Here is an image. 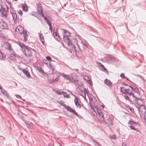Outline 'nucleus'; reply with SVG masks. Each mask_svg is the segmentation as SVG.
<instances>
[{"instance_id":"obj_54","label":"nucleus","mask_w":146,"mask_h":146,"mask_svg":"<svg viewBox=\"0 0 146 146\" xmlns=\"http://www.w3.org/2000/svg\"><path fill=\"white\" fill-rule=\"evenodd\" d=\"M121 146H127L126 143L125 142H123L121 144Z\"/></svg>"},{"instance_id":"obj_60","label":"nucleus","mask_w":146,"mask_h":146,"mask_svg":"<svg viewBox=\"0 0 146 146\" xmlns=\"http://www.w3.org/2000/svg\"><path fill=\"white\" fill-rule=\"evenodd\" d=\"M44 18L45 21L48 20L47 17L46 16H45V17H44Z\"/></svg>"},{"instance_id":"obj_43","label":"nucleus","mask_w":146,"mask_h":146,"mask_svg":"<svg viewBox=\"0 0 146 146\" xmlns=\"http://www.w3.org/2000/svg\"><path fill=\"white\" fill-rule=\"evenodd\" d=\"M88 48V46L82 45V48L84 50H86Z\"/></svg>"},{"instance_id":"obj_25","label":"nucleus","mask_w":146,"mask_h":146,"mask_svg":"<svg viewBox=\"0 0 146 146\" xmlns=\"http://www.w3.org/2000/svg\"><path fill=\"white\" fill-rule=\"evenodd\" d=\"M124 98L126 100H128L131 104H133V101L128 96H125Z\"/></svg>"},{"instance_id":"obj_58","label":"nucleus","mask_w":146,"mask_h":146,"mask_svg":"<svg viewBox=\"0 0 146 146\" xmlns=\"http://www.w3.org/2000/svg\"><path fill=\"white\" fill-rule=\"evenodd\" d=\"M138 76L140 77L141 79L142 80H144V77L141 75H138Z\"/></svg>"},{"instance_id":"obj_23","label":"nucleus","mask_w":146,"mask_h":146,"mask_svg":"<svg viewBox=\"0 0 146 146\" xmlns=\"http://www.w3.org/2000/svg\"><path fill=\"white\" fill-rule=\"evenodd\" d=\"M37 69L42 75H45L46 74V73L44 72V71L43 70L42 68L40 67H38L37 68Z\"/></svg>"},{"instance_id":"obj_29","label":"nucleus","mask_w":146,"mask_h":146,"mask_svg":"<svg viewBox=\"0 0 146 146\" xmlns=\"http://www.w3.org/2000/svg\"><path fill=\"white\" fill-rule=\"evenodd\" d=\"M55 92L58 95H60L65 94H66V92H64L63 91H56Z\"/></svg>"},{"instance_id":"obj_42","label":"nucleus","mask_w":146,"mask_h":146,"mask_svg":"<svg viewBox=\"0 0 146 146\" xmlns=\"http://www.w3.org/2000/svg\"><path fill=\"white\" fill-rule=\"evenodd\" d=\"M96 101L94 102V106L96 107H97L98 105V103L97 101V100L95 99Z\"/></svg>"},{"instance_id":"obj_45","label":"nucleus","mask_w":146,"mask_h":146,"mask_svg":"<svg viewBox=\"0 0 146 146\" xmlns=\"http://www.w3.org/2000/svg\"><path fill=\"white\" fill-rule=\"evenodd\" d=\"M132 97L131 98L133 100V101H134V99H136L137 98V97L133 93V94L132 95Z\"/></svg>"},{"instance_id":"obj_3","label":"nucleus","mask_w":146,"mask_h":146,"mask_svg":"<svg viewBox=\"0 0 146 146\" xmlns=\"http://www.w3.org/2000/svg\"><path fill=\"white\" fill-rule=\"evenodd\" d=\"M62 76L65 79L68 80L71 82L77 83L78 81V79H74L72 76H70L64 73L62 74Z\"/></svg>"},{"instance_id":"obj_56","label":"nucleus","mask_w":146,"mask_h":146,"mask_svg":"<svg viewBox=\"0 0 146 146\" xmlns=\"http://www.w3.org/2000/svg\"><path fill=\"white\" fill-rule=\"evenodd\" d=\"M68 92H69V94H71L72 95L74 96L75 97V98H77V97L74 94H73V93H72V92L71 91H68Z\"/></svg>"},{"instance_id":"obj_6","label":"nucleus","mask_w":146,"mask_h":146,"mask_svg":"<svg viewBox=\"0 0 146 146\" xmlns=\"http://www.w3.org/2000/svg\"><path fill=\"white\" fill-rule=\"evenodd\" d=\"M11 14L13 18V20L15 24L17 23V15L16 12L14 11H13L12 12L10 11Z\"/></svg>"},{"instance_id":"obj_46","label":"nucleus","mask_w":146,"mask_h":146,"mask_svg":"<svg viewBox=\"0 0 146 146\" xmlns=\"http://www.w3.org/2000/svg\"><path fill=\"white\" fill-rule=\"evenodd\" d=\"M120 76L122 78H125L126 77L125 76L124 74L123 73H121L120 75Z\"/></svg>"},{"instance_id":"obj_32","label":"nucleus","mask_w":146,"mask_h":146,"mask_svg":"<svg viewBox=\"0 0 146 146\" xmlns=\"http://www.w3.org/2000/svg\"><path fill=\"white\" fill-rule=\"evenodd\" d=\"M129 127L131 129H132L136 131H138V129L135 128L134 126L133 125H130Z\"/></svg>"},{"instance_id":"obj_22","label":"nucleus","mask_w":146,"mask_h":146,"mask_svg":"<svg viewBox=\"0 0 146 146\" xmlns=\"http://www.w3.org/2000/svg\"><path fill=\"white\" fill-rule=\"evenodd\" d=\"M99 65L100 69L102 71H105V72H107L108 71L104 66L101 63H100Z\"/></svg>"},{"instance_id":"obj_38","label":"nucleus","mask_w":146,"mask_h":146,"mask_svg":"<svg viewBox=\"0 0 146 146\" xmlns=\"http://www.w3.org/2000/svg\"><path fill=\"white\" fill-rule=\"evenodd\" d=\"M36 7L37 9H39V8H41V4L40 3H37L36 4Z\"/></svg>"},{"instance_id":"obj_19","label":"nucleus","mask_w":146,"mask_h":146,"mask_svg":"<svg viewBox=\"0 0 146 146\" xmlns=\"http://www.w3.org/2000/svg\"><path fill=\"white\" fill-rule=\"evenodd\" d=\"M143 99L141 98H137L136 99H134V101L139 106H142V104H140L138 101H142Z\"/></svg>"},{"instance_id":"obj_61","label":"nucleus","mask_w":146,"mask_h":146,"mask_svg":"<svg viewBox=\"0 0 146 146\" xmlns=\"http://www.w3.org/2000/svg\"><path fill=\"white\" fill-rule=\"evenodd\" d=\"M31 50H33L35 53L36 52V50L34 49H33L32 48V49H31Z\"/></svg>"},{"instance_id":"obj_5","label":"nucleus","mask_w":146,"mask_h":146,"mask_svg":"<svg viewBox=\"0 0 146 146\" xmlns=\"http://www.w3.org/2000/svg\"><path fill=\"white\" fill-rule=\"evenodd\" d=\"M6 8L4 7H1L0 10L1 14L3 16H6V12L8 11V7L7 5H5Z\"/></svg>"},{"instance_id":"obj_9","label":"nucleus","mask_w":146,"mask_h":146,"mask_svg":"<svg viewBox=\"0 0 146 146\" xmlns=\"http://www.w3.org/2000/svg\"><path fill=\"white\" fill-rule=\"evenodd\" d=\"M129 87L131 88L132 90L135 92L139 94H140V92H139V89L138 88L136 87L135 84H134V85L132 86V85H130Z\"/></svg>"},{"instance_id":"obj_4","label":"nucleus","mask_w":146,"mask_h":146,"mask_svg":"<svg viewBox=\"0 0 146 146\" xmlns=\"http://www.w3.org/2000/svg\"><path fill=\"white\" fill-rule=\"evenodd\" d=\"M52 35L57 41H59L60 40L61 38L60 36L59 35V34L58 33L57 28H54Z\"/></svg>"},{"instance_id":"obj_63","label":"nucleus","mask_w":146,"mask_h":146,"mask_svg":"<svg viewBox=\"0 0 146 146\" xmlns=\"http://www.w3.org/2000/svg\"><path fill=\"white\" fill-rule=\"evenodd\" d=\"M123 84L125 85V86H128V85L124 83Z\"/></svg>"},{"instance_id":"obj_35","label":"nucleus","mask_w":146,"mask_h":146,"mask_svg":"<svg viewBox=\"0 0 146 146\" xmlns=\"http://www.w3.org/2000/svg\"><path fill=\"white\" fill-rule=\"evenodd\" d=\"M58 78H55L54 80L53 79H52V81L50 82V84H52V83H54L55 82H56L58 81Z\"/></svg>"},{"instance_id":"obj_21","label":"nucleus","mask_w":146,"mask_h":146,"mask_svg":"<svg viewBox=\"0 0 146 146\" xmlns=\"http://www.w3.org/2000/svg\"><path fill=\"white\" fill-rule=\"evenodd\" d=\"M74 103H75V104L76 106L77 107V108H81V104L79 103L78 102V98H77V97L76 98H75V100H74Z\"/></svg>"},{"instance_id":"obj_47","label":"nucleus","mask_w":146,"mask_h":146,"mask_svg":"<svg viewBox=\"0 0 146 146\" xmlns=\"http://www.w3.org/2000/svg\"><path fill=\"white\" fill-rule=\"evenodd\" d=\"M128 109L129 110L132 112L134 111V109L133 108L131 107L130 106H128Z\"/></svg>"},{"instance_id":"obj_16","label":"nucleus","mask_w":146,"mask_h":146,"mask_svg":"<svg viewBox=\"0 0 146 146\" xmlns=\"http://www.w3.org/2000/svg\"><path fill=\"white\" fill-rule=\"evenodd\" d=\"M104 121H105V123L109 125H112V124L113 121L109 117L107 119H105V120Z\"/></svg>"},{"instance_id":"obj_53","label":"nucleus","mask_w":146,"mask_h":146,"mask_svg":"<svg viewBox=\"0 0 146 146\" xmlns=\"http://www.w3.org/2000/svg\"><path fill=\"white\" fill-rule=\"evenodd\" d=\"M43 62L44 63H45L46 65H47L48 66V61L46 60H44L43 61Z\"/></svg>"},{"instance_id":"obj_30","label":"nucleus","mask_w":146,"mask_h":146,"mask_svg":"<svg viewBox=\"0 0 146 146\" xmlns=\"http://www.w3.org/2000/svg\"><path fill=\"white\" fill-rule=\"evenodd\" d=\"M82 45L88 46V42L85 40H83L82 42Z\"/></svg>"},{"instance_id":"obj_1","label":"nucleus","mask_w":146,"mask_h":146,"mask_svg":"<svg viewBox=\"0 0 146 146\" xmlns=\"http://www.w3.org/2000/svg\"><path fill=\"white\" fill-rule=\"evenodd\" d=\"M18 44L21 47V50L27 57H31L32 56V53L31 51L32 48L26 46L23 43L20 42H17Z\"/></svg>"},{"instance_id":"obj_27","label":"nucleus","mask_w":146,"mask_h":146,"mask_svg":"<svg viewBox=\"0 0 146 146\" xmlns=\"http://www.w3.org/2000/svg\"><path fill=\"white\" fill-rule=\"evenodd\" d=\"M128 124H131V125L134 124L135 125H136V126H137L138 125H139V124L137 122H134V121H130L129 122H128Z\"/></svg>"},{"instance_id":"obj_52","label":"nucleus","mask_w":146,"mask_h":146,"mask_svg":"<svg viewBox=\"0 0 146 146\" xmlns=\"http://www.w3.org/2000/svg\"><path fill=\"white\" fill-rule=\"evenodd\" d=\"M133 93L132 92V91H131L130 92H128L127 93V94L129 96H132V94H133Z\"/></svg>"},{"instance_id":"obj_28","label":"nucleus","mask_w":146,"mask_h":146,"mask_svg":"<svg viewBox=\"0 0 146 146\" xmlns=\"http://www.w3.org/2000/svg\"><path fill=\"white\" fill-rule=\"evenodd\" d=\"M123 88H125L123 87H121L120 88H121V91L122 93H123L125 94H127L128 92L127 91L126 89H123V90H122V89Z\"/></svg>"},{"instance_id":"obj_18","label":"nucleus","mask_w":146,"mask_h":146,"mask_svg":"<svg viewBox=\"0 0 146 146\" xmlns=\"http://www.w3.org/2000/svg\"><path fill=\"white\" fill-rule=\"evenodd\" d=\"M143 99L141 98H137L136 99H134V101L139 106H142V104H140L138 101H142Z\"/></svg>"},{"instance_id":"obj_11","label":"nucleus","mask_w":146,"mask_h":146,"mask_svg":"<svg viewBox=\"0 0 146 146\" xmlns=\"http://www.w3.org/2000/svg\"><path fill=\"white\" fill-rule=\"evenodd\" d=\"M22 71L23 72L26 76L27 77H28V78H32L30 72L27 70H26L25 69H23Z\"/></svg>"},{"instance_id":"obj_24","label":"nucleus","mask_w":146,"mask_h":146,"mask_svg":"<svg viewBox=\"0 0 146 146\" xmlns=\"http://www.w3.org/2000/svg\"><path fill=\"white\" fill-rule=\"evenodd\" d=\"M23 10L26 12L28 10L27 5L26 4H24L22 6Z\"/></svg>"},{"instance_id":"obj_55","label":"nucleus","mask_w":146,"mask_h":146,"mask_svg":"<svg viewBox=\"0 0 146 146\" xmlns=\"http://www.w3.org/2000/svg\"><path fill=\"white\" fill-rule=\"evenodd\" d=\"M49 30L51 31V33L52 32V25H49Z\"/></svg>"},{"instance_id":"obj_36","label":"nucleus","mask_w":146,"mask_h":146,"mask_svg":"<svg viewBox=\"0 0 146 146\" xmlns=\"http://www.w3.org/2000/svg\"><path fill=\"white\" fill-rule=\"evenodd\" d=\"M48 65L50 66V69L52 70L53 71L54 70V68L53 67V66L51 64L50 62H49Z\"/></svg>"},{"instance_id":"obj_44","label":"nucleus","mask_w":146,"mask_h":146,"mask_svg":"<svg viewBox=\"0 0 146 146\" xmlns=\"http://www.w3.org/2000/svg\"><path fill=\"white\" fill-rule=\"evenodd\" d=\"M94 141L96 143V146H102L97 141H96L94 140Z\"/></svg>"},{"instance_id":"obj_17","label":"nucleus","mask_w":146,"mask_h":146,"mask_svg":"<svg viewBox=\"0 0 146 146\" xmlns=\"http://www.w3.org/2000/svg\"><path fill=\"white\" fill-rule=\"evenodd\" d=\"M15 55L16 54L15 52H13L11 53L9 55V58L11 60H14L15 59Z\"/></svg>"},{"instance_id":"obj_40","label":"nucleus","mask_w":146,"mask_h":146,"mask_svg":"<svg viewBox=\"0 0 146 146\" xmlns=\"http://www.w3.org/2000/svg\"><path fill=\"white\" fill-rule=\"evenodd\" d=\"M17 12L18 14L22 16L23 15V12L21 10L19 9L18 10H17Z\"/></svg>"},{"instance_id":"obj_49","label":"nucleus","mask_w":146,"mask_h":146,"mask_svg":"<svg viewBox=\"0 0 146 146\" xmlns=\"http://www.w3.org/2000/svg\"><path fill=\"white\" fill-rule=\"evenodd\" d=\"M84 94H86L87 93V94H88V90H87L86 89V88H84Z\"/></svg>"},{"instance_id":"obj_59","label":"nucleus","mask_w":146,"mask_h":146,"mask_svg":"<svg viewBox=\"0 0 146 146\" xmlns=\"http://www.w3.org/2000/svg\"><path fill=\"white\" fill-rule=\"evenodd\" d=\"M40 41L43 44H44V39H43L42 40H42Z\"/></svg>"},{"instance_id":"obj_51","label":"nucleus","mask_w":146,"mask_h":146,"mask_svg":"<svg viewBox=\"0 0 146 146\" xmlns=\"http://www.w3.org/2000/svg\"><path fill=\"white\" fill-rule=\"evenodd\" d=\"M15 96L16 98H17L19 99H22V97L20 96L17 95H16Z\"/></svg>"},{"instance_id":"obj_62","label":"nucleus","mask_w":146,"mask_h":146,"mask_svg":"<svg viewBox=\"0 0 146 146\" xmlns=\"http://www.w3.org/2000/svg\"><path fill=\"white\" fill-rule=\"evenodd\" d=\"M41 15H42V16L44 18V17H45V15H44V14L43 13H41Z\"/></svg>"},{"instance_id":"obj_31","label":"nucleus","mask_w":146,"mask_h":146,"mask_svg":"<svg viewBox=\"0 0 146 146\" xmlns=\"http://www.w3.org/2000/svg\"><path fill=\"white\" fill-rule=\"evenodd\" d=\"M110 138L111 139H116L117 137L115 135H110L109 136Z\"/></svg>"},{"instance_id":"obj_34","label":"nucleus","mask_w":146,"mask_h":146,"mask_svg":"<svg viewBox=\"0 0 146 146\" xmlns=\"http://www.w3.org/2000/svg\"><path fill=\"white\" fill-rule=\"evenodd\" d=\"M33 124L31 122L28 123L27 124V127H29V128H31L33 127Z\"/></svg>"},{"instance_id":"obj_7","label":"nucleus","mask_w":146,"mask_h":146,"mask_svg":"<svg viewBox=\"0 0 146 146\" xmlns=\"http://www.w3.org/2000/svg\"><path fill=\"white\" fill-rule=\"evenodd\" d=\"M8 27L7 23L5 21H2L0 22V28L4 29H8Z\"/></svg>"},{"instance_id":"obj_12","label":"nucleus","mask_w":146,"mask_h":146,"mask_svg":"<svg viewBox=\"0 0 146 146\" xmlns=\"http://www.w3.org/2000/svg\"><path fill=\"white\" fill-rule=\"evenodd\" d=\"M23 36L24 38V40L25 41H26L28 37V35L27 33V31H24V29H23Z\"/></svg>"},{"instance_id":"obj_39","label":"nucleus","mask_w":146,"mask_h":146,"mask_svg":"<svg viewBox=\"0 0 146 146\" xmlns=\"http://www.w3.org/2000/svg\"><path fill=\"white\" fill-rule=\"evenodd\" d=\"M83 93V92L82 90H80L79 91H78V94H79L83 98H84V97L83 96V95L82 94Z\"/></svg>"},{"instance_id":"obj_2","label":"nucleus","mask_w":146,"mask_h":146,"mask_svg":"<svg viewBox=\"0 0 146 146\" xmlns=\"http://www.w3.org/2000/svg\"><path fill=\"white\" fill-rule=\"evenodd\" d=\"M59 103L61 106H63L68 111L70 112L73 113L74 115H76L77 116L79 117V115L77 113L76 111L73 109L70 108L69 106H67L65 104H64V102L63 100H61L59 101Z\"/></svg>"},{"instance_id":"obj_37","label":"nucleus","mask_w":146,"mask_h":146,"mask_svg":"<svg viewBox=\"0 0 146 146\" xmlns=\"http://www.w3.org/2000/svg\"><path fill=\"white\" fill-rule=\"evenodd\" d=\"M37 10L38 13L40 15V14L43 13L41 8H39V9H37Z\"/></svg>"},{"instance_id":"obj_8","label":"nucleus","mask_w":146,"mask_h":146,"mask_svg":"<svg viewBox=\"0 0 146 146\" xmlns=\"http://www.w3.org/2000/svg\"><path fill=\"white\" fill-rule=\"evenodd\" d=\"M77 46V47H76V46L73 44H71V47H72V49H74L76 52H80L81 50V49L80 48V46L79 45L77 44H76Z\"/></svg>"},{"instance_id":"obj_41","label":"nucleus","mask_w":146,"mask_h":146,"mask_svg":"<svg viewBox=\"0 0 146 146\" xmlns=\"http://www.w3.org/2000/svg\"><path fill=\"white\" fill-rule=\"evenodd\" d=\"M46 58L47 60H49V61H52V59L51 57L49 56H47L46 57ZM50 62V61H49Z\"/></svg>"},{"instance_id":"obj_50","label":"nucleus","mask_w":146,"mask_h":146,"mask_svg":"<svg viewBox=\"0 0 146 146\" xmlns=\"http://www.w3.org/2000/svg\"><path fill=\"white\" fill-rule=\"evenodd\" d=\"M3 57V55L2 52L0 51V59H1Z\"/></svg>"},{"instance_id":"obj_10","label":"nucleus","mask_w":146,"mask_h":146,"mask_svg":"<svg viewBox=\"0 0 146 146\" xmlns=\"http://www.w3.org/2000/svg\"><path fill=\"white\" fill-rule=\"evenodd\" d=\"M63 38L64 41L65 42H67L68 44V45H70V47L71 46V44H72V42H71L70 39L68 37H67L65 36L64 35L63 36Z\"/></svg>"},{"instance_id":"obj_64","label":"nucleus","mask_w":146,"mask_h":146,"mask_svg":"<svg viewBox=\"0 0 146 146\" xmlns=\"http://www.w3.org/2000/svg\"><path fill=\"white\" fill-rule=\"evenodd\" d=\"M11 102H12L13 104H15V102H14V100H13L11 101Z\"/></svg>"},{"instance_id":"obj_26","label":"nucleus","mask_w":146,"mask_h":146,"mask_svg":"<svg viewBox=\"0 0 146 146\" xmlns=\"http://www.w3.org/2000/svg\"><path fill=\"white\" fill-rule=\"evenodd\" d=\"M64 33L65 35L67 36H68L70 35V32L67 30L66 29H64Z\"/></svg>"},{"instance_id":"obj_13","label":"nucleus","mask_w":146,"mask_h":146,"mask_svg":"<svg viewBox=\"0 0 146 146\" xmlns=\"http://www.w3.org/2000/svg\"><path fill=\"white\" fill-rule=\"evenodd\" d=\"M104 82L105 84L109 87H111L113 85L112 82L107 79H106L104 80Z\"/></svg>"},{"instance_id":"obj_15","label":"nucleus","mask_w":146,"mask_h":146,"mask_svg":"<svg viewBox=\"0 0 146 146\" xmlns=\"http://www.w3.org/2000/svg\"><path fill=\"white\" fill-rule=\"evenodd\" d=\"M96 110L97 111V112L99 115V116L100 117H102L103 120H105V118L104 116V115L103 114L102 112V111L98 108H96Z\"/></svg>"},{"instance_id":"obj_33","label":"nucleus","mask_w":146,"mask_h":146,"mask_svg":"<svg viewBox=\"0 0 146 146\" xmlns=\"http://www.w3.org/2000/svg\"><path fill=\"white\" fill-rule=\"evenodd\" d=\"M40 41L42 40V39H44V37L42 35V34L41 33L39 34L38 33Z\"/></svg>"},{"instance_id":"obj_20","label":"nucleus","mask_w":146,"mask_h":146,"mask_svg":"<svg viewBox=\"0 0 146 146\" xmlns=\"http://www.w3.org/2000/svg\"><path fill=\"white\" fill-rule=\"evenodd\" d=\"M1 90V94L3 95L4 96L6 97L7 98H8L9 97V95L8 93H7L6 91L5 90Z\"/></svg>"},{"instance_id":"obj_57","label":"nucleus","mask_w":146,"mask_h":146,"mask_svg":"<svg viewBox=\"0 0 146 146\" xmlns=\"http://www.w3.org/2000/svg\"><path fill=\"white\" fill-rule=\"evenodd\" d=\"M64 96L65 98H69L70 97L69 95L68 94H66V95H64Z\"/></svg>"},{"instance_id":"obj_14","label":"nucleus","mask_w":146,"mask_h":146,"mask_svg":"<svg viewBox=\"0 0 146 146\" xmlns=\"http://www.w3.org/2000/svg\"><path fill=\"white\" fill-rule=\"evenodd\" d=\"M84 79L85 80H86L87 82L88 83L90 86H92V83L90 80V78L88 76H86L84 78Z\"/></svg>"},{"instance_id":"obj_48","label":"nucleus","mask_w":146,"mask_h":146,"mask_svg":"<svg viewBox=\"0 0 146 146\" xmlns=\"http://www.w3.org/2000/svg\"><path fill=\"white\" fill-rule=\"evenodd\" d=\"M49 25H52V23L51 22L49 21L48 20L45 21Z\"/></svg>"}]
</instances>
